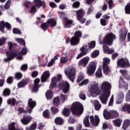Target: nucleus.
Masks as SVG:
<instances>
[{"mask_svg": "<svg viewBox=\"0 0 130 130\" xmlns=\"http://www.w3.org/2000/svg\"><path fill=\"white\" fill-rule=\"evenodd\" d=\"M111 84L107 82L104 81L100 87L99 85L96 81H93L88 86V92L90 93V95H88L89 97H96L99 96L100 100L103 104H107V100L109 96H110V91L111 90Z\"/></svg>", "mask_w": 130, "mask_h": 130, "instance_id": "1", "label": "nucleus"}, {"mask_svg": "<svg viewBox=\"0 0 130 130\" xmlns=\"http://www.w3.org/2000/svg\"><path fill=\"white\" fill-rule=\"evenodd\" d=\"M62 76L59 74L57 78L54 77L52 78L51 83L50 85V89H54L55 87H58L59 89H61L63 93H68L70 91V83L67 81L59 83L60 80H61Z\"/></svg>", "mask_w": 130, "mask_h": 130, "instance_id": "2", "label": "nucleus"}, {"mask_svg": "<svg viewBox=\"0 0 130 130\" xmlns=\"http://www.w3.org/2000/svg\"><path fill=\"white\" fill-rule=\"evenodd\" d=\"M71 110L73 113L76 115H81L84 111V108L82 105V104L79 102L74 103L71 107Z\"/></svg>", "mask_w": 130, "mask_h": 130, "instance_id": "3", "label": "nucleus"}, {"mask_svg": "<svg viewBox=\"0 0 130 130\" xmlns=\"http://www.w3.org/2000/svg\"><path fill=\"white\" fill-rule=\"evenodd\" d=\"M64 73L68 77V79H69L72 83H74V81H75V77L76 76V68H75V67H71L68 69L65 70Z\"/></svg>", "mask_w": 130, "mask_h": 130, "instance_id": "4", "label": "nucleus"}, {"mask_svg": "<svg viewBox=\"0 0 130 130\" xmlns=\"http://www.w3.org/2000/svg\"><path fill=\"white\" fill-rule=\"evenodd\" d=\"M96 68L97 63L94 61L90 62L86 67V74L88 76H92V75L95 73V71H96Z\"/></svg>", "mask_w": 130, "mask_h": 130, "instance_id": "5", "label": "nucleus"}, {"mask_svg": "<svg viewBox=\"0 0 130 130\" xmlns=\"http://www.w3.org/2000/svg\"><path fill=\"white\" fill-rule=\"evenodd\" d=\"M115 35L110 32L108 34L104 39V42L107 43L108 45H111L114 39H115Z\"/></svg>", "mask_w": 130, "mask_h": 130, "instance_id": "6", "label": "nucleus"}, {"mask_svg": "<svg viewBox=\"0 0 130 130\" xmlns=\"http://www.w3.org/2000/svg\"><path fill=\"white\" fill-rule=\"evenodd\" d=\"M117 65L121 68H129L130 67L129 61L126 58H120L117 61Z\"/></svg>", "mask_w": 130, "mask_h": 130, "instance_id": "7", "label": "nucleus"}, {"mask_svg": "<svg viewBox=\"0 0 130 130\" xmlns=\"http://www.w3.org/2000/svg\"><path fill=\"white\" fill-rule=\"evenodd\" d=\"M89 119L90 123L93 126H98L100 122V118H99V116L97 115L94 116L91 115L89 117Z\"/></svg>", "mask_w": 130, "mask_h": 130, "instance_id": "8", "label": "nucleus"}, {"mask_svg": "<svg viewBox=\"0 0 130 130\" xmlns=\"http://www.w3.org/2000/svg\"><path fill=\"white\" fill-rule=\"evenodd\" d=\"M6 54L7 55V57L4 59V61L6 62H8V61H10L12 59H14L15 58L16 55H17V53L15 52H7Z\"/></svg>", "mask_w": 130, "mask_h": 130, "instance_id": "9", "label": "nucleus"}, {"mask_svg": "<svg viewBox=\"0 0 130 130\" xmlns=\"http://www.w3.org/2000/svg\"><path fill=\"white\" fill-rule=\"evenodd\" d=\"M89 60H90V57L88 56L84 57L79 60L78 62V66H81V67L86 68L87 64H88V62H89Z\"/></svg>", "mask_w": 130, "mask_h": 130, "instance_id": "10", "label": "nucleus"}, {"mask_svg": "<svg viewBox=\"0 0 130 130\" xmlns=\"http://www.w3.org/2000/svg\"><path fill=\"white\" fill-rule=\"evenodd\" d=\"M5 26L7 29L10 30L11 29V24L8 22H5L4 21H2L0 22V31L2 32V33H4V30L5 29Z\"/></svg>", "mask_w": 130, "mask_h": 130, "instance_id": "11", "label": "nucleus"}, {"mask_svg": "<svg viewBox=\"0 0 130 130\" xmlns=\"http://www.w3.org/2000/svg\"><path fill=\"white\" fill-rule=\"evenodd\" d=\"M127 34V29L125 28H123L120 31V40L123 41L126 38V35Z\"/></svg>", "mask_w": 130, "mask_h": 130, "instance_id": "12", "label": "nucleus"}, {"mask_svg": "<svg viewBox=\"0 0 130 130\" xmlns=\"http://www.w3.org/2000/svg\"><path fill=\"white\" fill-rule=\"evenodd\" d=\"M28 104L30 109L27 110V112L28 113H31L33 108L36 106V102H35V101H33L32 99H29L28 101Z\"/></svg>", "mask_w": 130, "mask_h": 130, "instance_id": "13", "label": "nucleus"}, {"mask_svg": "<svg viewBox=\"0 0 130 130\" xmlns=\"http://www.w3.org/2000/svg\"><path fill=\"white\" fill-rule=\"evenodd\" d=\"M119 88L120 89H123L124 90H127V88H128V85H127V83L124 82L123 79L120 77V80L119 81Z\"/></svg>", "mask_w": 130, "mask_h": 130, "instance_id": "14", "label": "nucleus"}, {"mask_svg": "<svg viewBox=\"0 0 130 130\" xmlns=\"http://www.w3.org/2000/svg\"><path fill=\"white\" fill-rule=\"evenodd\" d=\"M39 83H40V79L39 78H37L34 81V86L32 88V92H35L38 91V89L40 85H39Z\"/></svg>", "mask_w": 130, "mask_h": 130, "instance_id": "15", "label": "nucleus"}, {"mask_svg": "<svg viewBox=\"0 0 130 130\" xmlns=\"http://www.w3.org/2000/svg\"><path fill=\"white\" fill-rule=\"evenodd\" d=\"M35 7L39 9L41 6H43V9H45V2L41 1V0H34Z\"/></svg>", "mask_w": 130, "mask_h": 130, "instance_id": "16", "label": "nucleus"}, {"mask_svg": "<svg viewBox=\"0 0 130 130\" xmlns=\"http://www.w3.org/2000/svg\"><path fill=\"white\" fill-rule=\"evenodd\" d=\"M32 120V117L30 116H23V118L20 120L25 125L28 124V123Z\"/></svg>", "mask_w": 130, "mask_h": 130, "instance_id": "17", "label": "nucleus"}, {"mask_svg": "<svg viewBox=\"0 0 130 130\" xmlns=\"http://www.w3.org/2000/svg\"><path fill=\"white\" fill-rule=\"evenodd\" d=\"M88 48L86 47H82L81 48V52L78 54V55L77 56L76 58L77 59H79V58H81V57L84 56V55H86L87 54V52L88 50Z\"/></svg>", "mask_w": 130, "mask_h": 130, "instance_id": "18", "label": "nucleus"}, {"mask_svg": "<svg viewBox=\"0 0 130 130\" xmlns=\"http://www.w3.org/2000/svg\"><path fill=\"white\" fill-rule=\"evenodd\" d=\"M119 73L121 74L122 76H123V78L127 80V81H129L130 80V76L128 75V72H127V70H120Z\"/></svg>", "mask_w": 130, "mask_h": 130, "instance_id": "19", "label": "nucleus"}, {"mask_svg": "<svg viewBox=\"0 0 130 130\" xmlns=\"http://www.w3.org/2000/svg\"><path fill=\"white\" fill-rule=\"evenodd\" d=\"M120 111L122 112H128L130 113V104H125L120 109Z\"/></svg>", "mask_w": 130, "mask_h": 130, "instance_id": "20", "label": "nucleus"}, {"mask_svg": "<svg viewBox=\"0 0 130 130\" xmlns=\"http://www.w3.org/2000/svg\"><path fill=\"white\" fill-rule=\"evenodd\" d=\"M103 50L104 52L107 54H111L114 52V49H109L107 46H103Z\"/></svg>", "mask_w": 130, "mask_h": 130, "instance_id": "21", "label": "nucleus"}, {"mask_svg": "<svg viewBox=\"0 0 130 130\" xmlns=\"http://www.w3.org/2000/svg\"><path fill=\"white\" fill-rule=\"evenodd\" d=\"M118 101L116 102V104H120L121 101L124 98V94L122 92H120L117 95Z\"/></svg>", "mask_w": 130, "mask_h": 130, "instance_id": "22", "label": "nucleus"}, {"mask_svg": "<svg viewBox=\"0 0 130 130\" xmlns=\"http://www.w3.org/2000/svg\"><path fill=\"white\" fill-rule=\"evenodd\" d=\"M50 76V73H49V71H45L43 75H42V83L45 82L46 81V79L48 78Z\"/></svg>", "mask_w": 130, "mask_h": 130, "instance_id": "23", "label": "nucleus"}, {"mask_svg": "<svg viewBox=\"0 0 130 130\" xmlns=\"http://www.w3.org/2000/svg\"><path fill=\"white\" fill-rule=\"evenodd\" d=\"M80 42V38L73 37L71 40V45H77Z\"/></svg>", "mask_w": 130, "mask_h": 130, "instance_id": "24", "label": "nucleus"}, {"mask_svg": "<svg viewBox=\"0 0 130 130\" xmlns=\"http://www.w3.org/2000/svg\"><path fill=\"white\" fill-rule=\"evenodd\" d=\"M91 103H93V104L94 106V109L95 110H99L101 108V105L99 103V101L97 100L95 101H91Z\"/></svg>", "mask_w": 130, "mask_h": 130, "instance_id": "25", "label": "nucleus"}, {"mask_svg": "<svg viewBox=\"0 0 130 130\" xmlns=\"http://www.w3.org/2000/svg\"><path fill=\"white\" fill-rule=\"evenodd\" d=\"M103 115L105 119L108 120V119H110V118H111V113L107 111V110L105 109L104 110Z\"/></svg>", "mask_w": 130, "mask_h": 130, "instance_id": "26", "label": "nucleus"}, {"mask_svg": "<svg viewBox=\"0 0 130 130\" xmlns=\"http://www.w3.org/2000/svg\"><path fill=\"white\" fill-rule=\"evenodd\" d=\"M89 117L88 116H86L84 117L83 119V124L85 127H89L90 126V121H89Z\"/></svg>", "mask_w": 130, "mask_h": 130, "instance_id": "27", "label": "nucleus"}, {"mask_svg": "<svg viewBox=\"0 0 130 130\" xmlns=\"http://www.w3.org/2000/svg\"><path fill=\"white\" fill-rule=\"evenodd\" d=\"M76 13L77 14L76 17L78 20H80V19L83 18V16H84V11L83 10L81 9L77 11H76Z\"/></svg>", "mask_w": 130, "mask_h": 130, "instance_id": "28", "label": "nucleus"}, {"mask_svg": "<svg viewBox=\"0 0 130 130\" xmlns=\"http://www.w3.org/2000/svg\"><path fill=\"white\" fill-rule=\"evenodd\" d=\"M48 25H50L51 27H54L56 25V20L54 19L51 18L47 21Z\"/></svg>", "mask_w": 130, "mask_h": 130, "instance_id": "29", "label": "nucleus"}, {"mask_svg": "<svg viewBox=\"0 0 130 130\" xmlns=\"http://www.w3.org/2000/svg\"><path fill=\"white\" fill-rule=\"evenodd\" d=\"M27 84V81L25 79H22L20 82L17 84L18 88H24Z\"/></svg>", "mask_w": 130, "mask_h": 130, "instance_id": "30", "label": "nucleus"}, {"mask_svg": "<svg viewBox=\"0 0 130 130\" xmlns=\"http://www.w3.org/2000/svg\"><path fill=\"white\" fill-rule=\"evenodd\" d=\"M103 70L105 75H108L110 73V68L108 65H103Z\"/></svg>", "mask_w": 130, "mask_h": 130, "instance_id": "31", "label": "nucleus"}, {"mask_svg": "<svg viewBox=\"0 0 130 130\" xmlns=\"http://www.w3.org/2000/svg\"><path fill=\"white\" fill-rule=\"evenodd\" d=\"M12 4V1L11 0H8V1L6 2L5 8L3 6H0V8L3 10V11H5V10H7L10 8V6H11Z\"/></svg>", "mask_w": 130, "mask_h": 130, "instance_id": "32", "label": "nucleus"}, {"mask_svg": "<svg viewBox=\"0 0 130 130\" xmlns=\"http://www.w3.org/2000/svg\"><path fill=\"white\" fill-rule=\"evenodd\" d=\"M130 120L128 119H125L124 120L122 128L124 130L126 129L128 126H129Z\"/></svg>", "mask_w": 130, "mask_h": 130, "instance_id": "33", "label": "nucleus"}, {"mask_svg": "<svg viewBox=\"0 0 130 130\" xmlns=\"http://www.w3.org/2000/svg\"><path fill=\"white\" fill-rule=\"evenodd\" d=\"M15 125H16V123L15 122H12L9 124L8 126L9 129V130H22V129H20V128L16 129Z\"/></svg>", "mask_w": 130, "mask_h": 130, "instance_id": "34", "label": "nucleus"}, {"mask_svg": "<svg viewBox=\"0 0 130 130\" xmlns=\"http://www.w3.org/2000/svg\"><path fill=\"white\" fill-rule=\"evenodd\" d=\"M113 123L116 125V126H118L119 127L120 125H121V122H122V120L120 119H117L113 121Z\"/></svg>", "mask_w": 130, "mask_h": 130, "instance_id": "35", "label": "nucleus"}, {"mask_svg": "<svg viewBox=\"0 0 130 130\" xmlns=\"http://www.w3.org/2000/svg\"><path fill=\"white\" fill-rule=\"evenodd\" d=\"M95 45H96V43L95 42V41H92L91 43H90L88 45H86L83 46V47H86L87 48H88V50L89 48H94Z\"/></svg>", "mask_w": 130, "mask_h": 130, "instance_id": "36", "label": "nucleus"}, {"mask_svg": "<svg viewBox=\"0 0 130 130\" xmlns=\"http://www.w3.org/2000/svg\"><path fill=\"white\" fill-rule=\"evenodd\" d=\"M46 97L48 100H50L53 97L52 91L51 90H48L46 93Z\"/></svg>", "mask_w": 130, "mask_h": 130, "instance_id": "37", "label": "nucleus"}, {"mask_svg": "<svg viewBox=\"0 0 130 130\" xmlns=\"http://www.w3.org/2000/svg\"><path fill=\"white\" fill-rule=\"evenodd\" d=\"M96 78H101L102 77V69L100 67L95 73Z\"/></svg>", "mask_w": 130, "mask_h": 130, "instance_id": "38", "label": "nucleus"}, {"mask_svg": "<svg viewBox=\"0 0 130 130\" xmlns=\"http://www.w3.org/2000/svg\"><path fill=\"white\" fill-rule=\"evenodd\" d=\"M55 123L56 124H62L63 123V120L62 118L58 117L55 119Z\"/></svg>", "mask_w": 130, "mask_h": 130, "instance_id": "39", "label": "nucleus"}, {"mask_svg": "<svg viewBox=\"0 0 130 130\" xmlns=\"http://www.w3.org/2000/svg\"><path fill=\"white\" fill-rule=\"evenodd\" d=\"M110 63V59L108 57H104L103 58V66H108Z\"/></svg>", "mask_w": 130, "mask_h": 130, "instance_id": "40", "label": "nucleus"}, {"mask_svg": "<svg viewBox=\"0 0 130 130\" xmlns=\"http://www.w3.org/2000/svg\"><path fill=\"white\" fill-rule=\"evenodd\" d=\"M110 113L111 116H112L114 118H115V117H118V116L119 115L118 112H117V111L115 110L111 111Z\"/></svg>", "mask_w": 130, "mask_h": 130, "instance_id": "41", "label": "nucleus"}, {"mask_svg": "<svg viewBox=\"0 0 130 130\" xmlns=\"http://www.w3.org/2000/svg\"><path fill=\"white\" fill-rule=\"evenodd\" d=\"M8 104L10 105H13V106H15L16 103H17V102L16 101V100L14 98L10 99L7 101Z\"/></svg>", "mask_w": 130, "mask_h": 130, "instance_id": "42", "label": "nucleus"}, {"mask_svg": "<svg viewBox=\"0 0 130 130\" xmlns=\"http://www.w3.org/2000/svg\"><path fill=\"white\" fill-rule=\"evenodd\" d=\"M54 105H59L60 104V101H59V97L56 96L53 101Z\"/></svg>", "mask_w": 130, "mask_h": 130, "instance_id": "43", "label": "nucleus"}, {"mask_svg": "<svg viewBox=\"0 0 130 130\" xmlns=\"http://www.w3.org/2000/svg\"><path fill=\"white\" fill-rule=\"evenodd\" d=\"M73 24V21L68 20L67 21L66 23L64 25V28H70Z\"/></svg>", "mask_w": 130, "mask_h": 130, "instance_id": "44", "label": "nucleus"}, {"mask_svg": "<svg viewBox=\"0 0 130 130\" xmlns=\"http://www.w3.org/2000/svg\"><path fill=\"white\" fill-rule=\"evenodd\" d=\"M36 126H37V124H36V123H35L31 124L30 127H26V130H36Z\"/></svg>", "mask_w": 130, "mask_h": 130, "instance_id": "45", "label": "nucleus"}, {"mask_svg": "<svg viewBox=\"0 0 130 130\" xmlns=\"http://www.w3.org/2000/svg\"><path fill=\"white\" fill-rule=\"evenodd\" d=\"M62 113L64 115V116H69V115H70V109L64 108L63 110Z\"/></svg>", "mask_w": 130, "mask_h": 130, "instance_id": "46", "label": "nucleus"}, {"mask_svg": "<svg viewBox=\"0 0 130 130\" xmlns=\"http://www.w3.org/2000/svg\"><path fill=\"white\" fill-rule=\"evenodd\" d=\"M3 94L5 95V96H9V95L11 94V90H10L9 88H6L4 90Z\"/></svg>", "mask_w": 130, "mask_h": 130, "instance_id": "47", "label": "nucleus"}, {"mask_svg": "<svg viewBox=\"0 0 130 130\" xmlns=\"http://www.w3.org/2000/svg\"><path fill=\"white\" fill-rule=\"evenodd\" d=\"M28 50L27 49V48L26 47H24L20 52V54H21V55H25V54H26Z\"/></svg>", "mask_w": 130, "mask_h": 130, "instance_id": "48", "label": "nucleus"}, {"mask_svg": "<svg viewBox=\"0 0 130 130\" xmlns=\"http://www.w3.org/2000/svg\"><path fill=\"white\" fill-rule=\"evenodd\" d=\"M99 55V51L98 50H94L92 54H91V57L93 58L97 57Z\"/></svg>", "mask_w": 130, "mask_h": 130, "instance_id": "49", "label": "nucleus"}, {"mask_svg": "<svg viewBox=\"0 0 130 130\" xmlns=\"http://www.w3.org/2000/svg\"><path fill=\"white\" fill-rule=\"evenodd\" d=\"M49 115H50V113L49 112V110H46V111H44L43 112V116L46 118H48L49 117Z\"/></svg>", "mask_w": 130, "mask_h": 130, "instance_id": "50", "label": "nucleus"}, {"mask_svg": "<svg viewBox=\"0 0 130 130\" xmlns=\"http://www.w3.org/2000/svg\"><path fill=\"white\" fill-rule=\"evenodd\" d=\"M126 14H130V3L127 4L125 7Z\"/></svg>", "mask_w": 130, "mask_h": 130, "instance_id": "51", "label": "nucleus"}, {"mask_svg": "<svg viewBox=\"0 0 130 130\" xmlns=\"http://www.w3.org/2000/svg\"><path fill=\"white\" fill-rule=\"evenodd\" d=\"M7 41V38L2 37L0 38V46H3Z\"/></svg>", "mask_w": 130, "mask_h": 130, "instance_id": "52", "label": "nucleus"}, {"mask_svg": "<svg viewBox=\"0 0 130 130\" xmlns=\"http://www.w3.org/2000/svg\"><path fill=\"white\" fill-rule=\"evenodd\" d=\"M23 77V74L20 72H18L15 74V78L17 80H21Z\"/></svg>", "mask_w": 130, "mask_h": 130, "instance_id": "53", "label": "nucleus"}, {"mask_svg": "<svg viewBox=\"0 0 130 130\" xmlns=\"http://www.w3.org/2000/svg\"><path fill=\"white\" fill-rule=\"evenodd\" d=\"M17 111H18L19 114H21V113H27V112H28V110L26 111L22 108H19L17 110Z\"/></svg>", "mask_w": 130, "mask_h": 130, "instance_id": "54", "label": "nucleus"}, {"mask_svg": "<svg viewBox=\"0 0 130 130\" xmlns=\"http://www.w3.org/2000/svg\"><path fill=\"white\" fill-rule=\"evenodd\" d=\"M37 8H36V6H34L32 7H31L30 10L29 11V13H30V14H35L36 12H37Z\"/></svg>", "mask_w": 130, "mask_h": 130, "instance_id": "55", "label": "nucleus"}, {"mask_svg": "<svg viewBox=\"0 0 130 130\" xmlns=\"http://www.w3.org/2000/svg\"><path fill=\"white\" fill-rule=\"evenodd\" d=\"M60 98L62 103H64L66 100H68V98H67V95H64L63 94H60Z\"/></svg>", "mask_w": 130, "mask_h": 130, "instance_id": "56", "label": "nucleus"}, {"mask_svg": "<svg viewBox=\"0 0 130 130\" xmlns=\"http://www.w3.org/2000/svg\"><path fill=\"white\" fill-rule=\"evenodd\" d=\"M42 29L45 31V30H47L48 28V23H44L41 24Z\"/></svg>", "mask_w": 130, "mask_h": 130, "instance_id": "57", "label": "nucleus"}, {"mask_svg": "<svg viewBox=\"0 0 130 130\" xmlns=\"http://www.w3.org/2000/svg\"><path fill=\"white\" fill-rule=\"evenodd\" d=\"M16 40L17 41V42H18V43H19V44H21V45H25V41H24V40L22 39L17 38L16 39Z\"/></svg>", "mask_w": 130, "mask_h": 130, "instance_id": "58", "label": "nucleus"}, {"mask_svg": "<svg viewBox=\"0 0 130 130\" xmlns=\"http://www.w3.org/2000/svg\"><path fill=\"white\" fill-rule=\"evenodd\" d=\"M51 111L53 114H56V113L58 112V109L55 108L54 107H52L51 108Z\"/></svg>", "mask_w": 130, "mask_h": 130, "instance_id": "59", "label": "nucleus"}, {"mask_svg": "<svg viewBox=\"0 0 130 130\" xmlns=\"http://www.w3.org/2000/svg\"><path fill=\"white\" fill-rule=\"evenodd\" d=\"M125 99L127 102H130V90L126 94Z\"/></svg>", "mask_w": 130, "mask_h": 130, "instance_id": "60", "label": "nucleus"}, {"mask_svg": "<svg viewBox=\"0 0 130 130\" xmlns=\"http://www.w3.org/2000/svg\"><path fill=\"white\" fill-rule=\"evenodd\" d=\"M74 37L76 38H79V37H82V32L80 31H77L75 32Z\"/></svg>", "mask_w": 130, "mask_h": 130, "instance_id": "61", "label": "nucleus"}, {"mask_svg": "<svg viewBox=\"0 0 130 130\" xmlns=\"http://www.w3.org/2000/svg\"><path fill=\"white\" fill-rule=\"evenodd\" d=\"M73 8H75V9H78L80 7V2H75L73 5Z\"/></svg>", "mask_w": 130, "mask_h": 130, "instance_id": "62", "label": "nucleus"}, {"mask_svg": "<svg viewBox=\"0 0 130 130\" xmlns=\"http://www.w3.org/2000/svg\"><path fill=\"white\" fill-rule=\"evenodd\" d=\"M87 84H89V80L85 79L80 84H79V85L83 86V85H87Z\"/></svg>", "mask_w": 130, "mask_h": 130, "instance_id": "63", "label": "nucleus"}, {"mask_svg": "<svg viewBox=\"0 0 130 130\" xmlns=\"http://www.w3.org/2000/svg\"><path fill=\"white\" fill-rule=\"evenodd\" d=\"M68 61V58L65 56V57H62L60 58V62L61 63H66Z\"/></svg>", "mask_w": 130, "mask_h": 130, "instance_id": "64", "label": "nucleus"}]
</instances>
